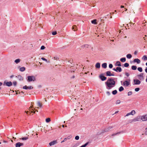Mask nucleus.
I'll list each match as a JSON object with an SVG mask.
<instances>
[{"instance_id": "b1692460", "label": "nucleus", "mask_w": 147, "mask_h": 147, "mask_svg": "<svg viewBox=\"0 0 147 147\" xmlns=\"http://www.w3.org/2000/svg\"><path fill=\"white\" fill-rule=\"evenodd\" d=\"M131 69L133 70H136V69L137 67L136 66L133 65L131 66Z\"/></svg>"}, {"instance_id": "4c0bfd02", "label": "nucleus", "mask_w": 147, "mask_h": 147, "mask_svg": "<svg viewBox=\"0 0 147 147\" xmlns=\"http://www.w3.org/2000/svg\"><path fill=\"white\" fill-rule=\"evenodd\" d=\"M88 45H85L82 46L83 48H88Z\"/></svg>"}, {"instance_id": "6e6552de", "label": "nucleus", "mask_w": 147, "mask_h": 147, "mask_svg": "<svg viewBox=\"0 0 147 147\" xmlns=\"http://www.w3.org/2000/svg\"><path fill=\"white\" fill-rule=\"evenodd\" d=\"M141 119L143 121H146L147 120V115L142 116Z\"/></svg>"}, {"instance_id": "37998d69", "label": "nucleus", "mask_w": 147, "mask_h": 147, "mask_svg": "<svg viewBox=\"0 0 147 147\" xmlns=\"http://www.w3.org/2000/svg\"><path fill=\"white\" fill-rule=\"evenodd\" d=\"M132 92L131 91H129L128 92V95L130 96L132 94Z\"/></svg>"}, {"instance_id": "ddd939ff", "label": "nucleus", "mask_w": 147, "mask_h": 147, "mask_svg": "<svg viewBox=\"0 0 147 147\" xmlns=\"http://www.w3.org/2000/svg\"><path fill=\"white\" fill-rule=\"evenodd\" d=\"M134 62L135 63L136 62L138 64H139L140 63V61L138 59H134Z\"/></svg>"}, {"instance_id": "09e8293b", "label": "nucleus", "mask_w": 147, "mask_h": 147, "mask_svg": "<svg viewBox=\"0 0 147 147\" xmlns=\"http://www.w3.org/2000/svg\"><path fill=\"white\" fill-rule=\"evenodd\" d=\"M13 84L14 86H16L17 84V82L16 81H14L13 82Z\"/></svg>"}, {"instance_id": "79ce46f5", "label": "nucleus", "mask_w": 147, "mask_h": 147, "mask_svg": "<svg viewBox=\"0 0 147 147\" xmlns=\"http://www.w3.org/2000/svg\"><path fill=\"white\" fill-rule=\"evenodd\" d=\"M52 34L53 35H54L57 34V32L56 31L53 32H52Z\"/></svg>"}, {"instance_id": "4d7b16f0", "label": "nucleus", "mask_w": 147, "mask_h": 147, "mask_svg": "<svg viewBox=\"0 0 147 147\" xmlns=\"http://www.w3.org/2000/svg\"><path fill=\"white\" fill-rule=\"evenodd\" d=\"M35 111H34L33 110V111H32L30 112V114H31V113H32L33 112L34 113H35Z\"/></svg>"}, {"instance_id": "2eb2a0df", "label": "nucleus", "mask_w": 147, "mask_h": 147, "mask_svg": "<svg viewBox=\"0 0 147 147\" xmlns=\"http://www.w3.org/2000/svg\"><path fill=\"white\" fill-rule=\"evenodd\" d=\"M37 105L38 107H37V108H38V107H40V108L42 107V104L41 103H40V102L38 101L37 102Z\"/></svg>"}, {"instance_id": "2f4dec72", "label": "nucleus", "mask_w": 147, "mask_h": 147, "mask_svg": "<svg viewBox=\"0 0 147 147\" xmlns=\"http://www.w3.org/2000/svg\"><path fill=\"white\" fill-rule=\"evenodd\" d=\"M124 90V88L122 86H121L119 89V91L120 92H121L123 90Z\"/></svg>"}, {"instance_id": "e2e57ef3", "label": "nucleus", "mask_w": 147, "mask_h": 147, "mask_svg": "<svg viewBox=\"0 0 147 147\" xmlns=\"http://www.w3.org/2000/svg\"><path fill=\"white\" fill-rule=\"evenodd\" d=\"M134 24H131L130 26H131V27H132L133 26H134Z\"/></svg>"}, {"instance_id": "ea45409f", "label": "nucleus", "mask_w": 147, "mask_h": 147, "mask_svg": "<svg viewBox=\"0 0 147 147\" xmlns=\"http://www.w3.org/2000/svg\"><path fill=\"white\" fill-rule=\"evenodd\" d=\"M140 90V89L139 88H137L135 89V91L136 92H138Z\"/></svg>"}, {"instance_id": "58836bf2", "label": "nucleus", "mask_w": 147, "mask_h": 147, "mask_svg": "<svg viewBox=\"0 0 147 147\" xmlns=\"http://www.w3.org/2000/svg\"><path fill=\"white\" fill-rule=\"evenodd\" d=\"M121 101L120 100H118L116 101V104H119L120 103Z\"/></svg>"}, {"instance_id": "7ed1b4c3", "label": "nucleus", "mask_w": 147, "mask_h": 147, "mask_svg": "<svg viewBox=\"0 0 147 147\" xmlns=\"http://www.w3.org/2000/svg\"><path fill=\"white\" fill-rule=\"evenodd\" d=\"M45 127H44V129H45V132H46L47 131H49L50 129L52 130V128L51 127L49 126L48 125H46V129H45Z\"/></svg>"}, {"instance_id": "bb28decb", "label": "nucleus", "mask_w": 147, "mask_h": 147, "mask_svg": "<svg viewBox=\"0 0 147 147\" xmlns=\"http://www.w3.org/2000/svg\"><path fill=\"white\" fill-rule=\"evenodd\" d=\"M116 65H117L119 66H121V65L120 62L119 61H117L116 63Z\"/></svg>"}, {"instance_id": "7c9ffc66", "label": "nucleus", "mask_w": 147, "mask_h": 147, "mask_svg": "<svg viewBox=\"0 0 147 147\" xmlns=\"http://www.w3.org/2000/svg\"><path fill=\"white\" fill-rule=\"evenodd\" d=\"M15 62L16 63H18L20 62V59H17L15 60Z\"/></svg>"}, {"instance_id": "680f3d73", "label": "nucleus", "mask_w": 147, "mask_h": 147, "mask_svg": "<svg viewBox=\"0 0 147 147\" xmlns=\"http://www.w3.org/2000/svg\"><path fill=\"white\" fill-rule=\"evenodd\" d=\"M57 57H54V59H55H55H57Z\"/></svg>"}, {"instance_id": "3c124183", "label": "nucleus", "mask_w": 147, "mask_h": 147, "mask_svg": "<svg viewBox=\"0 0 147 147\" xmlns=\"http://www.w3.org/2000/svg\"><path fill=\"white\" fill-rule=\"evenodd\" d=\"M41 59L45 61H47V59H45V58H44L43 57H42V58H41Z\"/></svg>"}, {"instance_id": "412c9836", "label": "nucleus", "mask_w": 147, "mask_h": 147, "mask_svg": "<svg viewBox=\"0 0 147 147\" xmlns=\"http://www.w3.org/2000/svg\"><path fill=\"white\" fill-rule=\"evenodd\" d=\"M102 67L106 68L107 67V64L106 63H104L102 64Z\"/></svg>"}, {"instance_id": "864d4df0", "label": "nucleus", "mask_w": 147, "mask_h": 147, "mask_svg": "<svg viewBox=\"0 0 147 147\" xmlns=\"http://www.w3.org/2000/svg\"><path fill=\"white\" fill-rule=\"evenodd\" d=\"M125 74L127 77H128L129 76V74L127 72L125 73Z\"/></svg>"}, {"instance_id": "dca6fc26", "label": "nucleus", "mask_w": 147, "mask_h": 147, "mask_svg": "<svg viewBox=\"0 0 147 147\" xmlns=\"http://www.w3.org/2000/svg\"><path fill=\"white\" fill-rule=\"evenodd\" d=\"M6 85L8 86H10L12 85V83L11 82H7L6 83Z\"/></svg>"}, {"instance_id": "393cba45", "label": "nucleus", "mask_w": 147, "mask_h": 147, "mask_svg": "<svg viewBox=\"0 0 147 147\" xmlns=\"http://www.w3.org/2000/svg\"><path fill=\"white\" fill-rule=\"evenodd\" d=\"M120 61L122 62H125L126 61V59L125 57L121 58L120 59Z\"/></svg>"}, {"instance_id": "f704fd0d", "label": "nucleus", "mask_w": 147, "mask_h": 147, "mask_svg": "<svg viewBox=\"0 0 147 147\" xmlns=\"http://www.w3.org/2000/svg\"><path fill=\"white\" fill-rule=\"evenodd\" d=\"M51 121V119L49 118H48L46 119V121L47 122H49Z\"/></svg>"}, {"instance_id": "c9c22d12", "label": "nucleus", "mask_w": 147, "mask_h": 147, "mask_svg": "<svg viewBox=\"0 0 147 147\" xmlns=\"http://www.w3.org/2000/svg\"><path fill=\"white\" fill-rule=\"evenodd\" d=\"M129 66V64L127 63H125L124 64V66L125 67H127Z\"/></svg>"}, {"instance_id": "c756f323", "label": "nucleus", "mask_w": 147, "mask_h": 147, "mask_svg": "<svg viewBox=\"0 0 147 147\" xmlns=\"http://www.w3.org/2000/svg\"><path fill=\"white\" fill-rule=\"evenodd\" d=\"M28 139V137L22 138H20V139L22 140H26Z\"/></svg>"}, {"instance_id": "6e6d98bb", "label": "nucleus", "mask_w": 147, "mask_h": 147, "mask_svg": "<svg viewBox=\"0 0 147 147\" xmlns=\"http://www.w3.org/2000/svg\"><path fill=\"white\" fill-rule=\"evenodd\" d=\"M138 53V52L137 51H136L134 52V54L135 55H136Z\"/></svg>"}, {"instance_id": "f03ea898", "label": "nucleus", "mask_w": 147, "mask_h": 147, "mask_svg": "<svg viewBox=\"0 0 147 147\" xmlns=\"http://www.w3.org/2000/svg\"><path fill=\"white\" fill-rule=\"evenodd\" d=\"M36 80L35 77L34 76H27V81L30 82L32 81H35Z\"/></svg>"}, {"instance_id": "49530a36", "label": "nucleus", "mask_w": 147, "mask_h": 147, "mask_svg": "<svg viewBox=\"0 0 147 147\" xmlns=\"http://www.w3.org/2000/svg\"><path fill=\"white\" fill-rule=\"evenodd\" d=\"M45 47L44 46H42L40 48V49L41 50H43L45 49Z\"/></svg>"}, {"instance_id": "5701e85b", "label": "nucleus", "mask_w": 147, "mask_h": 147, "mask_svg": "<svg viewBox=\"0 0 147 147\" xmlns=\"http://www.w3.org/2000/svg\"><path fill=\"white\" fill-rule=\"evenodd\" d=\"M96 20H94L91 21V23L94 24H97V23L96 22Z\"/></svg>"}, {"instance_id": "774afa93", "label": "nucleus", "mask_w": 147, "mask_h": 147, "mask_svg": "<svg viewBox=\"0 0 147 147\" xmlns=\"http://www.w3.org/2000/svg\"><path fill=\"white\" fill-rule=\"evenodd\" d=\"M146 82H147V76H146Z\"/></svg>"}, {"instance_id": "e433bc0d", "label": "nucleus", "mask_w": 147, "mask_h": 147, "mask_svg": "<svg viewBox=\"0 0 147 147\" xmlns=\"http://www.w3.org/2000/svg\"><path fill=\"white\" fill-rule=\"evenodd\" d=\"M27 88L29 90L32 89L33 88V87L32 86H27Z\"/></svg>"}, {"instance_id": "a211bd4d", "label": "nucleus", "mask_w": 147, "mask_h": 147, "mask_svg": "<svg viewBox=\"0 0 147 147\" xmlns=\"http://www.w3.org/2000/svg\"><path fill=\"white\" fill-rule=\"evenodd\" d=\"M95 67L97 68H99L100 67V64L99 63H97L96 64Z\"/></svg>"}, {"instance_id": "69168bd1", "label": "nucleus", "mask_w": 147, "mask_h": 147, "mask_svg": "<svg viewBox=\"0 0 147 147\" xmlns=\"http://www.w3.org/2000/svg\"><path fill=\"white\" fill-rule=\"evenodd\" d=\"M2 85V83L1 82H0V86H1Z\"/></svg>"}, {"instance_id": "4468645a", "label": "nucleus", "mask_w": 147, "mask_h": 147, "mask_svg": "<svg viewBox=\"0 0 147 147\" xmlns=\"http://www.w3.org/2000/svg\"><path fill=\"white\" fill-rule=\"evenodd\" d=\"M143 73H141L140 74L138 75V77L140 79H143Z\"/></svg>"}, {"instance_id": "13d9d810", "label": "nucleus", "mask_w": 147, "mask_h": 147, "mask_svg": "<svg viewBox=\"0 0 147 147\" xmlns=\"http://www.w3.org/2000/svg\"><path fill=\"white\" fill-rule=\"evenodd\" d=\"M145 71L146 73H147V67H146V68L145 69Z\"/></svg>"}, {"instance_id": "8fccbe9b", "label": "nucleus", "mask_w": 147, "mask_h": 147, "mask_svg": "<svg viewBox=\"0 0 147 147\" xmlns=\"http://www.w3.org/2000/svg\"><path fill=\"white\" fill-rule=\"evenodd\" d=\"M146 131L145 132V133L144 134H145L146 135H147V127L146 128ZM144 134H143L142 135H144Z\"/></svg>"}, {"instance_id": "423d86ee", "label": "nucleus", "mask_w": 147, "mask_h": 147, "mask_svg": "<svg viewBox=\"0 0 147 147\" xmlns=\"http://www.w3.org/2000/svg\"><path fill=\"white\" fill-rule=\"evenodd\" d=\"M134 84L135 85L140 84L141 83L140 81L138 79H134Z\"/></svg>"}, {"instance_id": "f8f14e48", "label": "nucleus", "mask_w": 147, "mask_h": 147, "mask_svg": "<svg viewBox=\"0 0 147 147\" xmlns=\"http://www.w3.org/2000/svg\"><path fill=\"white\" fill-rule=\"evenodd\" d=\"M16 77L20 81L23 80V78L20 75H18L17 76H16Z\"/></svg>"}, {"instance_id": "c03bdc74", "label": "nucleus", "mask_w": 147, "mask_h": 147, "mask_svg": "<svg viewBox=\"0 0 147 147\" xmlns=\"http://www.w3.org/2000/svg\"><path fill=\"white\" fill-rule=\"evenodd\" d=\"M23 88L24 89H26V90L27 89H28L27 86L26 85L23 87Z\"/></svg>"}, {"instance_id": "f257e3e1", "label": "nucleus", "mask_w": 147, "mask_h": 147, "mask_svg": "<svg viewBox=\"0 0 147 147\" xmlns=\"http://www.w3.org/2000/svg\"><path fill=\"white\" fill-rule=\"evenodd\" d=\"M105 83L107 86V88L109 90L114 86L115 85V82L113 79L109 78L108 79Z\"/></svg>"}, {"instance_id": "052dcab7", "label": "nucleus", "mask_w": 147, "mask_h": 147, "mask_svg": "<svg viewBox=\"0 0 147 147\" xmlns=\"http://www.w3.org/2000/svg\"><path fill=\"white\" fill-rule=\"evenodd\" d=\"M71 138V137L70 136H68L67 137V139H69Z\"/></svg>"}, {"instance_id": "603ef678", "label": "nucleus", "mask_w": 147, "mask_h": 147, "mask_svg": "<svg viewBox=\"0 0 147 147\" xmlns=\"http://www.w3.org/2000/svg\"><path fill=\"white\" fill-rule=\"evenodd\" d=\"M67 140V138H65L61 142V143H62L63 142H65V141H66V140Z\"/></svg>"}, {"instance_id": "bf43d9fd", "label": "nucleus", "mask_w": 147, "mask_h": 147, "mask_svg": "<svg viewBox=\"0 0 147 147\" xmlns=\"http://www.w3.org/2000/svg\"><path fill=\"white\" fill-rule=\"evenodd\" d=\"M113 69L116 71H117L116 69H115V68H113Z\"/></svg>"}, {"instance_id": "39448f33", "label": "nucleus", "mask_w": 147, "mask_h": 147, "mask_svg": "<svg viewBox=\"0 0 147 147\" xmlns=\"http://www.w3.org/2000/svg\"><path fill=\"white\" fill-rule=\"evenodd\" d=\"M57 140H55L50 142L49 143V145L50 146H52L57 144Z\"/></svg>"}, {"instance_id": "20e7f679", "label": "nucleus", "mask_w": 147, "mask_h": 147, "mask_svg": "<svg viewBox=\"0 0 147 147\" xmlns=\"http://www.w3.org/2000/svg\"><path fill=\"white\" fill-rule=\"evenodd\" d=\"M136 113V112L134 110H132L131 112H130L129 113H127L125 116H128L129 115H134V114H135Z\"/></svg>"}, {"instance_id": "473e14b6", "label": "nucleus", "mask_w": 147, "mask_h": 147, "mask_svg": "<svg viewBox=\"0 0 147 147\" xmlns=\"http://www.w3.org/2000/svg\"><path fill=\"white\" fill-rule=\"evenodd\" d=\"M117 93V91L116 90H115L114 91H112V94H113V95H115V94H116Z\"/></svg>"}, {"instance_id": "9b49d317", "label": "nucleus", "mask_w": 147, "mask_h": 147, "mask_svg": "<svg viewBox=\"0 0 147 147\" xmlns=\"http://www.w3.org/2000/svg\"><path fill=\"white\" fill-rule=\"evenodd\" d=\"M129 82L127 81H125L123 83V85L126 86H128L130 84Z\"/></svg>"}, {"instance_id": "9d476101", "label": "nucleus", "mask_w": 147, "mask_h": 147, "mask_svg": "<svg viewBox=\"0 0 147 147\" xmlns=\"http://www.w3.org/2000/svg\"><path fill=\"white\" fill-rule=\"evenodd\" d=\"M106 76H114V75L113 74H111L110 71H108L106 72Z\"/></svg>"}, {"instance_id": "a878e982", "label": "nucleus", "mask_w": 147, "mask_h": 147, "mask_svg": "<svg viewBox=\"0 0 147 147\" xmlns=\"http://www.w3.org/2000/svg\"><path fill=\"white\" fill-rule=\"evenodd\" d=\"M112 128V127H108L105 130V131H108L110 130V129H111Z\"/></svg>"}, {"instance_id": "1a4fd4ad", "label": "nucleus", "mask_w": 147, "mask_h": 147, "mask_svg": "<svg viewBox=\"0 0 147 147\" xmlns=\"http://www.w3.org/2000/svg\"><path fill=\"white\" fill-rule=\"evenodd\" d=\"M23 143L18 142L16 144V147H20L21 146H23Z\"/></svg>"}, {"instance_id": "a19ab883", "label": "nucleus", "mask_w": 147, "mask_h": 147, "mask_svg": "<svg viewBox=\"0 0 147 147\" xmlns=\"http://www.w3.org/2000/svg\"><path fill=\"white\" fill-rule=\"evenodd\" d=\"M79 139V137L78 136H76L75 137V139L76 140H78Z\"/></svg>"}, {"instance_id": "72a5a7b5", "label": "nucleus", "mask_w": 147, "mask_h": 147, "mask_svg": "<svg viewBox=\"0 0 147 147\" xmlns=\"http://www.w3.org/2000/svg\"><path fill=\"white\" fill-rule=\"evenodd\" d=\"M138 70L140 72H142V67H139L138 68Z\"/></svg>"}, {"instance_id": "6ab92c4d", "label": "nucleus", "mask_w": 147, "mask_h": 147, "mask_svg": "<svg viewBox=\"0 0 147 147\" xmlns=\"http://www.w3.org/2000/svg\"><path fill=\"white\" fill-rule=\"evenodd\" d=\"M72 29L74 31H76L77 30V27L76 25L73 26H72Z\"/></svg>"}, {"instance_id": "cd10ccee", "label": "nucleus", "mask_w": 147, "mask_h": 147, "mask_svg": "<svg viewBox=\"0 0 147 147\" xmlns=\"http://www.w3.org/2000/svg\"><path fill=\"white\" fill-rule=\"evenodd\" d=\"M25 70V68L24 67H22L20 68V70L21 71H23Z\"/></svg>"}, {"instance_id": "338daca9", "label": "nucleus", "mask_w": 147, "mask_h": 147, "mask_svg": "<svg viewBox=\"0 0 147 147\" xmlns=\"http://www.w3.org/2000/svg\"><path fill=\"white\" fill-rule=\"evenodd\" d=\"M75 78V76H73L72 77H71V78Z\"/></svg>"}, {"instance_id": "0e129e2a", "label": "nucleus", "mask_w": 147, "mask_h": 147, "mask_svg": "<svg viewBox=\"0 0 147 147\" xmlns=\"http://www.w3.org/2000/svg\"><path fill=\"white\" fill-rule=\"evenodd\" d=\"M121 8H124V6H123V5H121Z\"/></svg>"}, {"instance_id": "0eeeda50", "label": "nucleus", "mask_w": 147, "mask_h": 147, "mask_svg": "<svg viewBox=\"0 0 147 147\" xmlns=\"http://www.w3.org/2000/svg\"><path fill=\"white\" fill-rule=\"evenodd\" d=\"M99 78L102 81H104L106 80L107 78L104 76L102 75V74H101L99 76Z\"/></svg>"}, {"instance_id": "c85d7f7f", "label": "nucleus", "mask_w": 147, "mask_h": 147, "mask_svg": "<svg viewBox=\"0 0 147 147\" xmlns=\"http://www.w3.org/2000/svg\"><path fill=\"white\" fill-rule=\"evenodd\" d=\"M126 57L128 59H130L132 57V56L130 54H128L127 55Z\"/></svg>"}, {"instance_id": "de8ad7c7", "label": "nucleus", "mask_w": 147, "mask_h": 147, "mask_svg": "<svg viewBox=\"0 0 147 147\" xmlns=\"http://www.w3.org/2000/svg\"><path fill=\"white\" fill-rule=\"evenodd\" d=\"M120 132H118V133H117L116 134H113L112 135V136H114L115 135H116L117 134H119L120 133Z\"/></svg>"}, {"instance_id": "a18cd8bd", "label": "nucleus", "mask_w": 147, "mask_h": 147, "mask_svg": "<svg viewBox=\"0 0 147 147\" xmlns=\"http://www.w3.org/2000/svg\"><path fill=\"white\" fill-rule=\"evenodd\" d=\"M109 67L110 68H112L113 67V65L112 64H109Z\"/></svg>"}, {"instance_id": "5fc2aeb1", "label": "nucleus", "mask_w": 147, "mask_h": 147, "mask_svg": "<svg viewBox=\"0 0 147 147\" xmlns=\"http://www.w3.org/2000/svg\"><path fill=\"white\" fill-rule=\"evenodd\" d=\"M107 94L108 95H110V93L109 91H107Z\"/></svg>"}, {"instance_id": "4be33fe9", "label": "nucleus", "mask_w": 147, "mask_h": 147, "mask_svg": "<svg viewBox=\"0 0 147 147\" xmlns=\"http://www.w3.org/2000/svg\"><path fill=\"white\" fill-rule=\"evenodd\" d=\"M142 59L144 61L147 60V56L146 55H144L142 57Z\"/></svg>"}, {"instance_id": "aec40b11", "label": "nucleus", "mask_w": 147, "mask_h": 147, "mask_svg": "<svg viewBox=\"0 0 147 147\" xmlns=\"http://www.w3.org/2000/svg\"><path fill=\"white\" fill-rule=\"evenodd\" d=\"M138 119H139L138 117L134 119H133L131 121V122H135L138 121Z\"/></svg>"}, {"instance_id": "f3484780", "label": "nucleus", "mask_w": 147, "mask_h": 147, "mask_svg": "<svg viewBox=\"0 0 147 147\" xmlns=\"http://www.w3.org/2000/svg\"><path fill=\"white\" fill-rule=\"evenodd\" d=\"M116 72H121L122 71V69L121 67H117L116 68Z\"/></svg>"}]
</instances>
